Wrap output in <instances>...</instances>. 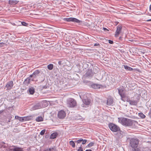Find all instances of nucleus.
I'll return each mask as SVG.
<instances>
[{"label":"nucleus","mask_w":151,"mask_h":151,"mask_svg":"<svg viewBox=\"0 0 151 151\" xmlns=\"http://www.w3.org/2000/svg\"><path fill=\"white\" fill-rule=\"evenodd\" d=\"M118 120L119 123L126 127H129L132 126L133 123L136 122L134 120L122 117L118 118Z\"/></svg>","instance_id":"1"},{"label":"nucleus","mask_w":151,"mask_h":151,"mask_svg":"<svg viewBox=\"0 0 151 151\" xmlns=\"http://www.w3.org/2000/svg\"><path fill=\"white\" fill-rule=\"evenodd\" d=\"M139 140L137 138L129 139V146L132 148V151H141L140 148L138 147Z\"/></svg>","instance_id":"2"},{"label":"nucleus","mask_w":151,"mask_h":151,"mask_svg":"<svg viewBox=\"0 0 151 151\" xmlns=\"http://www.w3.org/2000/svg\"><path fill=\"white\" fill-rule=\"evenodd\" d=\"M95 69L97 71H95L94 70L93 72L92 71V70L91 69H89L88 71H87L86 73L85 74V75L86 76L91 78L92 77L93 75L94 74L96 73L99 70V68L98 67H95L94 68H93V70Z\"/></svg>","instance_id":"3"},{"label":"nucleus","mask_w":151,"mask_h":151,"mask_svg":"<svg viewBox=\"0 0 151 151\" xmlns=\"http://www.w3.org/2000/svg\"><path fill=\"white\" fill-rule=\"evenodd\" d=\"M76 102L72 98H70L67 101V105L69 107H73L76 106Z\"/></svg>","instance_id":"4"},{"label":"nucleus","mask_w":151,"mask_h":151,"mask_svg":"<svg viewBox=\"0 0 151 151\" xmlns=\"http://www.w3.org/2000/svg\"><path fill=\"white\" fill-rule=\"evenodd\" d=\"M109 127L110 129L113 132H117L119 130V127L118 126L112 123L109 124Z\"/></svg>","instance_id":"5"},{"label":"nucleus","mask_w":151,"mask_h":151,"mask_svg":"<svg viewBox=\"0 0 151 151\" xmlns=\"http://www.w3.org/2000/svg\"><path fill=\"white\" fill-rule=\"evenodd\" d=\"M63 20L66 22H72L76 23H79L81 22V21L80 20L76 18L73 17L65 18H64Z\"/></svg>","instance_id":"6"},{"label":"nucleus","mask_w":151,"mask_h":151,"mask_svg":"<svg viewBox=\"0 0 151 151\" xmlns=\"http://www.w3.org/2000/svg\"><path fill=\"white\" fill-rule=\"evenodd\" d=\"M42 104L41 102L38 103L34 105L31 109L32 110H34L42 108Z\"/></svg>","instance_id":"7"},{"label":"nucleus","mask_w":151,"mask_h":151,"mask_svg":"<svg viewBox=\"0 0 151 151\" xmlns=\"http://www.w3.org/2000/svg\"><path fill=\"white\" fill-rule=\"evenodd\" d=\"M122 28V25H118L117 27L116 30L115 32V36L118 37L119 34L121 32Z\"/></svg>","instance_id":"8"},{"label":"nucleus","mask_w":151,"mask_h":151,"mask_svg":"<svg viewBox=\"0 0 151 151\" xmlns=\"http://www.w3.org/2000/svg\"><path fill=\"white\" fill-rule=\"evenodd\" d=\"M80 97L81 99H82L83 102L85 105H89L91 103V100L87 98L86 96V98L84 97L82 98L81 96H80Z\"/></svg>","instance_id":"9"},{"label":"nucleus","mask_w":151,"mask_h":151,"mask_svg":"<svg viewBox=\"0 0 151 151\" xmlns=\"http://www.w3.org/2000/svg\"><path fill=\"white\" fill-rule=\"evenodd\" d=\"M66 115V113L63 110L60 111L58 113V116L60 119H63Z\"/></svg>","instance_id":"10"},{"label":"nucleus","mask_w":151,"mask_h":151,"mask_svg":"<svg viewBox=\"0 0 151 151\" xmlns=\"http://www.w3.org/2000/svg\"><path fill=\"white\" fill-rule=\"evenodd\" d=\"M13 86V81H9L6 84V87L7 90H10L12 88Z\"/></svg>","instance_id":"11"},{"label":"nucleus","mask_w":151,"mask_h":151,"mask_svg":"<svg viewBox=\"0 0 151 151\" xmlns=\"http://www.w3.org/2000/svg\"><path fill=\"white\" fill-rule=\"evenodd\" d=\"M118 89L119 93L120 96L121 98L124 97L125 95L124 92V89L123 88H122L121 89Z\"/></svg>","instance_id":"12"},{"label":"nucleus","mask_w":151,"mask_h":151,"mask_svg":"<svg viewBox=\"0 0 151 151\" xmlns=\"http://www.w3.org/2000/svg\"><path fill=\"white\" fill-rule=\"evenodd\" d=\"M101 85L98 84L93 83L91 85V87L94 89H99L102 87Z\"/></svg>","instance_id":"13"},{"label":"nucleus","mask_w":151,"mask_h":151,"mask_svg":"<svg viewBox=\"0 0 151 151\" xmlns=\"http://www.w3.org/2000/svg\"><path fill=\"white\" fill-rule=\"evenodd\" d=\"M113 102L112 98L111 97L109 98L107 100L106 104L108 106H110L112 104Z\"/></svg>","instance_id":"14"},{"label":"nucleus","mask_w":151,"mask_h":151,"mask_svg":"<svg viewBox=\"0 0 151 151\" xmlns=\"http://www.w3.org/2000/svg\"><path fill=\"white\" fill-rule=\"evenodd\" d=\"M18 2V1L17 0H10L9 1V4L14 5L16 4Z\"/></svg>","instance_id":"15"},{"label":"nucleus","mask_w":151,"mask_h":151,"mask_svg":"<svg viewBox=\"0 0 151 151\" xmlns=\"http://www.w3.org/2000/svg\"><path fill=\"white\" fill-rule=\"evenodd\" d=\"M30 78L28 77L25 79L23 83L24 84L26 85H28L29 84L30 82Z\"/></svg>","instance_id":"16"},{"label":"nucleus","mask_w":151,"mask_h":151,"mask_svg":"<svg viewBox=\"0 0 151 151\" xmlns=\"http://www.w3.org/2000/svg\"><path fill=\"white\" fill-rule=\"evenodd\" d=\"M129 103L132 105H136L137 103V101L136 100H129Z\"/></svg>","instance_id":"17"},{"label":"nucleus","mask_w":151,"mask_h":151,"mask_svg":"<svg viewBox=\"0 0 151 151\" xmlns=\"http://www.w3.org/2000/svg\"><path fill=\"white\" fill-rule=\"evenodd\" d=\"M58 135V134L57 132H55L51 134L50 136V139H54Z\"/></svg>","instance_id":"18"},{"label":"nucleus","mask_w":151,"mask_h":151,"mask_svg":"<svg viewBox=\"0 0 151 151\" xmlns=\"http://www.w3.org/2000/svg\"><path fill=\"white\" fill-rule=\"evenodd\" d=\"M13 147H14V148L11 149L10 150L11 151H23V150L20 148L18 147H15V146H13Z\"/></svg>","instance_id":"19"},{"label":"nucleus","mask_w":151,"mask_h":151,"mask_svg":"<svg viewBox=\"0 0 151 151\" xmlns=\"http://www.w3.org/2000/svg\"><path fill=\"white\" fill-rule=\"evenodd\" d=\"M121 99L122 101H126L129 102V101L130 100V99L129 98V97L128 96H126L125 95V97L123 98H122Z\"/></svg>","instance_id":"20"},{"label":"nucleus","mask_w":151,"mask_h":151,"mask_svg":"<svg viewBox=\"0 0 151 151\" xmlns=\"http://www.w3.org/2000/svg\"><path fill=\"white\" fill-rule=\"evenodd\" d=\"M28 92L30 94H33L35 92L34 88L33 87L29 88L28 90Z\"/></svg>","instance_id":"21"},{"label":"nucleus","mask_w":151,"mask_h":151,"mask_svg":"<svg viewBox=\"0 0 151 151\" xmlns=\"http://www.w3.org/2000/svg\"><path fill=\"white\" fill-rule=\"evenodd\" d=\"M40 73V71L39 70H37L34 71L33 73V75H34V78H35Z\"/></svg>","instance_id":"22"},{"label":"nucleus","mask_w":151,"mask_h":151,"mask_svg":"<svg viewBox=\"0 0 151 151\" xmlns=\"http://www.w3.org/2000/svg\"><path fill=\"white\" fill-rule=\"evenodd\" d=\"M123 66L125 69L127 70L131 71L133 69L132 68L129 67L127 65H123Z\"/></svg>","instance_id":"23"},{"label":"nucleus","mask_w":151,"mask_h":151,"mask_svg":"<svg viewBox=\"0 0 151 151\" xmlns=\"http://www.w3.org/2000/svg\"><path fill=\"white\" fill-rule=\"evenodd\" d=\"M43 120V118L41 116H38L36 119V121L38 122L42 121Z\"/></svg>","instance_id":"24"},{"label":"nucleus","mask_w":151,"mask_h":151,"mask_svg":"<svg viewBox=\"0 0 151 151\" xmlns=\"http://www.w3.org/2000/svg\"><path fill=\"white\" fill-rule=\"evenodd\" d=\"M75 141H73L72 140H71L69 142V144L73 147L74 148L75 147Z\"/></svg>","instance_id":"25"},{"label":"nucleus","mask_w":151,"mask_h":151,"mask_svg":"<svg viewBox=\"0 0 151 151\" xmlns=\"http://www.w3.org/2000/svg\"><path fill=\"white\" fill-rule=\"evenodd\" d=\"M25 121H29L31 120L32 117L31 116H27L24 117Z\"/></svg>","instance_id":"26"},{"label":"nucleus","mask_w":151,"mask_h":151,"mask_svg":"<svg viewBox=\"0 0 151 151\" xmlns=\"http://www.w3.org/2000/svg\"><path fill=\"white\" fill-rule=\"evenodd\" d=\"M45 151H56V150L55 148L52 147L47 149Z\"/></svg>","instance_id":"27"},{"label":"nucleus","mask_w":151,"mask_h":151,"mask_svg":"<svg viewBox=\"0 0 151 151\" xmlns=\"http://www.w3.org/2000/svg\"><path fill=\"white\" fill-rule=\"evenodd\" d=\"M138 115L141 118L144 119L145 117V116L142 113L140 112L139 113Z\"/></svg>","instance_id":"28"},{"label":"nucleus","mask_w":151,"mask_h":151,"mask_svg":"<svg viewBox=\"0 0 151 151\" xmlns=\"http://www.w3.org/2000/svg\"><path fill=\"white\" fill-rule=\"evenodd\" d=\"M47 67L48 69L51 70L53 68V65L52 64H50L47 65Z\"/></svg>","instance_id":"29"},{"label":"nucleus","mask_w":151,"mask_h":151,"mask_svg":"<svg viewBox=\"0 0 151 151\" xmlns=\"http://www.w3.org/2000/svg\"><path fill=\"white\" fill-rule=\"evenodd\" d=\"M94 143L93 142H90L88 144V145L87 147H91L92 146L94 145Z\"/></svg>","instance_id":"30"},{"label":"nucleus","mask_w":151,"mask_h":151,"mask_svg":"<svg viewBox=\"0 0 151 151\" xmlns=\"http://www.w3.org/2000/svg\"><path fill=\"white\" fill-rule=\"evenodd\" d=\"M82 138H80V139L78 140H76V141H75V142H76L78 144H80V143L81 142H82Z\"/></svg>","instance_id":"31"},{"label":"nucleus","mask_w":151,"mask_h":151,"mask_svg":"<svg viewBox=\"0 0 151 151\" xmlns=\"http://www.w3.org/2000/svg\"><path fill=\"white\" fill-rule=\"evenodd\" d=\"M24 119V117H19V120L20 121L23 122L24 121H25V119Z\"/></svg>","instance_id":"32"},{"label":"nucleus","mask_w":151,"mask_h":151,"mask_svg":"<svg viewBox=\"0 0 151 151\" xmlns=\"http://www.w3.org/2000/svg\"><path fill=\"white\" fill-rule=\"evenodd\" d=\"M45 131H46V130L45 129H44L43 130H42L40 133V134L41 135H44L45 132Z\"/></svg>","instance_id":"33"},{"label":"nucleus","mask_w":151,"mask_h":151,"mask_svg":"<svg viewBox=\"0 0 151 151\" xmlns=\"http://www.w3.org/2000/svg\"><path fill=\"white\" fill-rule=\"evenodd\" d=\"M117 134H118L119 133V134H121L122 135H123L124 134V132H123L120 129H119V130L117 132Z\"/></svg>","instance_id":"34"},{"label":"nucleus","mask_w":151,"mask_h":151,"mask_svg":"<svg viewBox=\"0 0 151 151\" xmlns=\"http://www.w3.org/2000/svg\"><path fill=\"white\" fill-rule=\"evenodd\" d=\"M82 144L83 145H84L86 143L87 140L86 139H83L82 138Z\"/></svg>","instance_id":"35"},{"label":"nucleus","mask_w":151,"mask_h":151,"mask_svg":"<svg viewBox=\"0 0 151 151\" xmlns=\"http://www.w3.org/2000/svg\"><path fill=\"white\" fill-rule=\"evenodd\" d=\"M78 151H83V149L81 145V146L79 147V148L77 150Z\"/></svg>","instance_id":"36"},{"label":"nucleus","mask_w":151,"mask_h":151,"mask_svg":"<svg viewBox=\"0 0 151 151\" xmlns=\"http://www.w3.org/2000/svg\"><path fill=\"white\" fill-rule=\"evenodd\" d=\"M22 24L23 26H27L28 25V24L24 22H22Z\"/></svg>","instance_id":"37"},{"label":"nucleus","mask_w":151,"mask_h":151,"mask_svg":"<svg viewBox=\"0 0 151 151\" xmlns=\"http://www.w3.org/2000/svg\"><path fill=\"white\" fill-rule=\"evenodd\" d=\"M76 119H77L82 120L83 118L81 116H76Z\"/></svg>","instance_id":"38"},{"label":"nucleus","mask_w":151,"mask_h":151,"mask_svg":"<svg viewBox=\"0 0 151 151\" xmlns=\"http://www.w3.org/2000/svg\"><path fill=\"white\" fill-rule=\"evenodd\" d=\"M100 46V44L98 43H95L94 45V46Z\"/></svg>","instance_id":"39"},{"label":"nucleus","mask_w":151,"mask_h":151,"mask_svg":"<svg viewBox=\"0 0 151 151\" xmlns=\"http://www.w3.org/2000/svg\"><path fill=\"white\" fill-rule=\"evenodd\" d=\"M109 43L111 44H113V41L110 40H109Z\"/></svg>","instance_id":"40"},{"label":"nucleus","mask_w":151,"mask_h":151,"mask_svg":"<svg viewBox=\"0 0 151 151\" xmlns=\"http://www.w3.org/2000/svg\"><path fill=\"white\" fill-rule=\"evenodd\" d=\"M19 117L17 116H15V119H18V120L19 119Z\"/></svg>","instance_id":"41"},{"label":"nucleus","mask_w":151,"mask_h":151,"mask_svg":"<svg viewBox=\"0 0 151 151\" xmlns=\"http://www.w3.org/2000/svg\"><path fill=\"white\" fill-rule=\"evenodd\" d=\"M103 29L105 31H109V30L107 29L105 27H103Z\"/></svg>","instance_id":"42"},{"label":"nucleus","mask_w":151,"mask_h":151,"mask_svg":"<svg viewBox=\"0 0 151 151\" xmlns=\"http://www.w3.org/2000/svg\"><path fill=\"white\" fill-rule=\"evenodd\" d=\"M32 77H34V75H33V73L32 74L30 75V76H29V77L30 78H32Z\"/></svg>","instance_id":"43"},{"label":"nucleus","mask_w":151,"mask_h":151,"mask_svg":"<svg viewBox=\"0 0 151 151\" xmlns=\"http://www.w3.org/2000/svg\"><path fill=\"white\" fill-rule=\"evenodd\" d=\"M114 23L115 24V25H116L119 23V22H114Z\"/></svg>","instance_id":"44"},{"label":"nucleus","mask_w":151,"mask_h":151,"mask_svg":"<svg viewBox=\"0 0 151 151\" xmlns=\"http://www.w3.org/2000/svg\"><path fill=\"white\" fill-rule=\"evenodd\" d=\"M61 63H62V62L61 61H60L58 62V63L59 65H61Z\"/></svg>","instance_id":"45"},{"label":"nucleus","mask_w":151,"mask_h":151,"mask_svg":"<svg viewBox=\"0 0 151 151\" xmlns=\"http://www.w3.org/2000/svg\"><path fill=\"white\" fill-rule=\"evenodd\" d=\"M149 114L150 115H151V108L150 109V111L149 113Z\"/></svg>","instance_id":"46"},{"label":"nucleus","mask_w":151,"mask_h":151,"mask_svg":"<svg viewBox=\"0 0 151 151\" xmlns=\"http://www.w3.org/2000/svg\"><path fill=\"white\" fill-rule=\"evenodd\" d=\"M85 151H92L90 149H89V150H86Z\"/></svg>","instance_id":"47"},{"label":"nucleus","mask_w":151,"mask_h":151,"mask_svg":"<svg viewBox=\"0 0 151 151\" xmlns=\"http://www.w3.org/2000/svg\"><path fill=\"white\" fill-rule=\"evenodd\" d=\"M3 110H0V114H1V113H2L3 112Z\"/></svg>","instance_id":"48"},{"label":"nucleus","mask_w":151,"mask_h":151,"mask_svg":"<svg viewBox=\"0 0 151 151\" xmlns=\"http://www.w3.org/2000/svg\"><path fill=\"white\" fill-rule=\"evenodd\" d=\"M2 44H4L3 43H0V47H1V45H2Z\"/></svg>","instance_id":"49"},{"label":"nucleus","mask_w":151,"mask_h":151,"mask_svg":"<svg viewBox=\"0 0 151 151\" xmlns=\"http://www.w3.org/2000/svg\"><path fill=\"white\" fill-rule=\"evenodd\" d=\"M150 10L151 11V4L150 5Z\"/></svg>","instance_id":"50"},{"label":"nucleus","mask_w":151,"mask_h":151,"mask_svg":"<svg viewBox=\"0 0 151 151\" xmlns=\"http://www.w3.org/2000/svg\"><path fill=\"white\" fill-rule=\"evenodd\" d=\"M147 21H151V19H150L147 20Z\"/></svg>","instance_id":"51"},{"label":"nucleus","mask_w":151,"mask_h":151,"mask_svg":"<svg viewBox=\"0 0 151 151\" xmlns=\"http://www.w3.org/2000/svg\"><path fill=\"white\" fill-rule=\"evenodd\" d=\"M84 104H82V107H84Z\"/></svg>","instance_id":"52"},{"label":"nucleus","mask_w":151,"mask_h":151,"mask_svg":"<svg viewBox=\"0 0 151 151\" xmlns=\"http://www.w3.org/2000/svg\"><path fill=\"white\" fill-rule=\"evenodd\" d=\"M43 88H45V86H44V87H43Z\"/></svg>","instance_id":"53"}]
</instances>
